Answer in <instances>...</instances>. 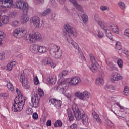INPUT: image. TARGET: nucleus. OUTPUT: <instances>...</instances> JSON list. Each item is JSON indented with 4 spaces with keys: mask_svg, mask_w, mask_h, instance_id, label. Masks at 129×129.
<instances>
[{
    "mask_svg": "<svg viewBox=\"0 0 129 129\" xmlns=\"http://www.w3.org/2000/svg\"><path fill=\"white\" fill-rule=\"evenodd\" d=\"M72 109L76 120L82 119V122L84 125L85 126H88V124H89V118H88V116L85 114L83 110H79L77 104L76 103L73 104Z\"/></svg>",
    "mask_w": 129,
    "mask_h": 129,
    "instance_id": "f257e3e1",
    "label": "nucleus"
},
{
    "mask_svg": "<svg viewBox=\"0 0 129 129\" xmlns=\"http://www.w3.org/2000/svg\"><path fill=\"white\" fill-rule=\"evenodd\" d=\"M114 106H117V107H119L120 109V111L115 110L114 112V114L116 115L117 117H118L120 120H124L125 117L129 116V109L120 105L119 102H114Z\"/></svg>",
    "mask_w": 129,
    "mask_h": 129,
    "instance_id": "f03ea898",
    "label": "nucleus"
},
{
    "mask_svg": "<svg viewBox=\"0 0 129 129\" xmlns=\"http://www.w3.org/2000/svg\"><path fill=\"white\" fill-rule=\"evenodd\" d=\"M6 6L7 8H17L19 10H22L23 13L25 14H28L29 11V5L28 3L20 0L17 1L14 4H13V0H11V3L7 2L6 3Z\"/></svg>",
    "mask_w": 129,
    "mask_h": 129,
    "instance_id": "7ed1b4c3",
    "label": "nucleus"
},
{
    "mask_svg": "<svg viewBox=\"0 0 129 129\" xmlns=\"http://www.w3.org/2000/svg\"><path fill=\"white\" fill-rule=\"evenodd\" d=\"M26 99L23 98H15L14 103L12 107V110L14 112H20L23 110L24 105L25 104Z\"/></svg>",
    "mask_w": 129,
    "mask_h": 129,
    "instance_id": "20e7f679",
    "label": "nucleus"
},
{
    "mask_svg": "<svg viewBox=\"0 0 129 129\" xmlns=\"http://www.w3.org/2000/svg\"><path fill=\"white\" fill-rule=\"evenodd\" d=\"M90 59L91 63L93 65L89 66V68L93 72V73H96L97 72V70L98 71H101V73H102L103 75L104 74V72L101 69V67H100L97 62H96V59H95V57L93 56V54L92 53L90 54Z\"/></svg>",
    "mask_w": 129,
    "mask_h": 129,
    "instance_id": "39448f33",
    "label": "nucleus"
},
{
    "mask_svg": "<svg viewBox=\"0 0 129 129\" xmlns=\"http://www.w3.org/2000/svg\"><path fill=\"white\" fill-rule=\"evenodd\" d=\"M12 34L17 39L27 38V29L21 27L17 28L13 31Z\"/></svg>",
    "mask_w": 129,
    "mask_h": 129,
    "instance_id": "423d86ee",
    "label": "nucleus"
},
{
    "mask_svg": "<svg viewBox=\"0 0 129 129\" xmlns=\"http://www.w3.org/2000/svg\"><path fill=\"white\" fill-rule=\"evenodd\" d=\"M27 71H28V70L22 71L19 77L20 82L22 83V86L25 89H29L30 88L28 78H27V76H26V72H27Z\"/></svg>",
    "mask_w": 129,
    "mask_h": 129,
    "instance_id": "0eeeda50",
    "label": "nucleus"
},
{
    "mask_svg": "<svg viewBox=\"0 0 129 129\" xmlns=\"http://www.w3.org/2000/svg\"><path fill=\"white\" fill-rule=\"evenodd\" d=\"M91 93L87 90L83 92L77 91L75 93V96L77 97L80 100L84 101L85 99H89L91 97Z\"/></svg>",
    "mask_w": 129,
    "mask_h": 129,
    "instance_id": "6e6552de",
    "label": "nucleus"
},
{
    "mask_svg": "<svg viewBox=\"0 0 129 129\" xmlns=\"http://www.w3.org/2000/svg\"><path fill=\"white\" fill-rule=\"evenodd\" d=\"M68 88L67 81H63L58 86L54 88V90H56L59 93H61V94H65V92L67 91Z\"/></svg>",
    "mask_w": 129,
    "mask_h": 129,
    "instance_id": "1a4fd4ad",
    "label": "nucleus"
},
{
    "mask_svg": "<svg viewBox=\"0 0 129 129\" xmlns=\"http://www.w3.org/2000/svg\"><path fill=\"white\" fill-rule=\"evenodd\" d=\"M29 39H26L27 43L29 44L33 43V41L32 40H34V41L42 40V36L41 35V34L39 33H30L29 34Z\"/></svg>",
    "mask_w": 129,
    "mask_h": 129,
    "instance_id": "9d476101",
    "label": "nucleus"
},
{
    "mask_svg": "<svg viewBox=\"0 0 129 129\" xmlns=\"http://www.w3.org/2000/svg\"><path fill=\"white\" fill-rule=\"evenodd\" d=\"M68 84L71 86H77L80 82H81V79L78 76H74L68 79Z\"/></svg>",
    "mask_w": 129,
    "mask_h": 129,
    "instance_id": "9b49d317",
    "label": "nucleus"
},
{
    "mask_svg": "<svg viewBox=\"0 0 129 129\" xmlns=\"http://www.w3.org/2000/svg\"><path fill=\"white\" fill-rule=\"evenodd\" d=\"M40 100V97L37 94L35 95L34 97L31 98V102L29 103L30 107H33L34 108H37L40 105V103L39 102Z\"/></svg>",
    "mask_w": 129,
    "mask_h": 129,
    "instance_id": "f8f14e48",
    "label": "nucleus"
},
{
    "mask_svg": "<svg viewBox=\"0 0 129 129\" xmlns=\"http://www.w3.org/2000/svg\"><path fill=\"white\" fill-rule=\"evenodd\" d=\"M30 23H32L35 28H39L42 27V24L40 23V18L37 16H33L30 19Z\"/></svg>",
    "mask_w": 129,
    "mask_h": 129,
    "instance_id": "ddd939ff",
    "label": "nucleus"
},
{
    "mask_svg": "<svg viewBox=\"0 0 129 129\" xmlns=\"http://www.w3.org/2000/svg\"><path fill=\"white\" fill-rule=\"evenodd\" d=\"M104 29L105 30H103L106 33V37L111 40V41H113V35H112L111 32H109V30H111V31H113V26L112 25H109L108 26H107L106 24V25L104 26Z\"/></svg>",
    "mask_w": 129,
    "mask_h": 129,
    "instance_id": "4468645a",
    "label": "nucleus"
},
{
    "mask_svg": "<svg viewBox=\"0 0 129 129\" xmlns=\"http://www.w3.org/2000/svg\"><path fill=\"white\" fill-rule=\"evenodd\" d=\"M41 64L43 66H50L51 68L56 67V63L53 62L51 59L46 57L41 61Z\"/></svg>",
    "mask_w": 129,
    "mask_h": 129,
    "instance_id": "2eb2a0df",
    "label": "nucleus"
},
{
    "mask_svg": "<svg viewBox=\"0 0 129 129\" xmlns=\"http://www.w3.org/2000/svg\"><path fill=\"white\" fill-rule=\"evenodd\" d=\"M94 20L97 22L98 25L103 30H105L104 29V26L106 25V24L104 21L100 20V17L99 15L97 13L95 14L94 15Z\"/></svg>",
    "mask_w": 129,
    "mask_h": 129,
    "instance_id": "dca6fc26",
    "label": "nucleus"
},
{
    "mask_svg": "<svg viewBox=\"0 0 129 129\" xmlns=\"http://www.w3.org/2000/svg\"><path fill=\"white\" fill-rule=\"evenodd\" d=\"M99 72L101 77H99L96 79V84L98 86H103V85L104 84V79H103L104 73V74H102L101 71H99Z\"/></svg>",
    "mask_w": 129,
    "mask_h": 129,
    "instance_id": "f3484780",
    "label": "nucleus"
},
{
    "mask_svg": "<svg viewBox=\"0 0 129 129\" xmlns=\"http://www.w3.org/2000/svg\"><path fill=\"white\" fill-rule=\"evenodd\" d=\"M69 1L70 2V3H71V4H72V5H73V6L75 7V8H76L77 10H78V11H79L82 13H84V10L83 9V7L78 4L76 0H69Z\"/></svg>",
    "mask_w": 129,
    "mask_h": 129,
    "instance_id": "a211bd4d",
    "label": "nucleus"
},
{
    "mask_svg": "<svg viewBox=\"0 0 129 129\" xmlns=\"http://www.w3.org/2000/svg\"><path fill=\"white\" fill-rule=\"evenodd\" d=\"M50 101L52 104H53L57 109H60V108H61V107L62 106V101L53 98L50 100Z\"/></svg>",
    "mask_w": 129,
    "mask_h": 129,
    "instance_id": "6ab92c4d",
    "label": "nucleus"
},
{
    "mask_svg": "<svg viewBox=\"0 0 129 129\" xmlns=\"http://www.w3.org/2000/svg\"><path fill=\"white\" fill-rule=\"evenodd\" d=\"M67 41L69 44H70L73 46V47L75 48L77 50H78L79 53H80V49H79V47H78V45L76 44L74 41L72 39V38L69 35H68V38L67 39Z\"/></svg>",
    "mask_w": 129,
    "mask_h": 129,
    "instance_id": "aec40b11",
    "label": "nucleus"
},
{
    "mask_svg": "<svg viewBox=\"0 0 129 129\" xmlns=\"http://www.w3.org/2000/svg\"><path fill=\"white\" fill-rule=\"evenodd\" d=\"M48 51V48L45 46H41L38 45V53L40 54H45Z\"/></svg>",
    "mask_w": 129,
    "mask_h": 129,
    "instance_id": "412c9836",
    "label": "nucleus"
},
{
    "mask_svg": "<svg viewBox=\"0 0 129 129\" xmlns=\"http://www.w3.org/2000/svg\"><path fill=\"white\" fill-rule=\"evenodd\" d=\"M38 46L39 45L36 44L31 45L29 48L30 52L34 54H37L38 53Z\"/></svg>",
    "mask_w": 129,
    "mask_h": 129,
    "instance_id": "4be33fe9",
    "label": "nucleus"
},
{
    "mask_svg": "<svg viewBox=\"0 0 129 129\" xmlns=\"http://www.w3.org/2000/svg\"><path fill=\"white\" fill-rule=\"evenodd\" d=\"M27 14V13H23V15L21 16L20 21L22 24H25V23H27L28 21H29V18Z\"/></svg>",
    "mask_w": 129,
    "mask_h": 129,
    "instance_id": "5701e85b",
    "label": "nucleus"
},
{
    "mask_svg": "<svg viewBox=\"0 0 129 129\" xmlns=\"http://www.w3.org/2000/svg\"><path fill=\"white\" fill-rule=\"evenodd\" d=\"M64 29L66 32H67L68 34H70V33H72L73 28L71 27L70 23H66L64 25Z\"/></svg>",
    "mask_w": 129,
    "mask_h": 129,
    "instance_id": "b1692460",
    "label": "nucleus"
},
{
    "mask_svg": "<svg viewBox=\"0 0 129 129\" xmlns=\"http://www.w3.org/2000/svg\"><path fill=\"white\" fill-rule=\"evenodd\" d=\"M7 4H3V2H0V17L3 13H5L7 11Z\"/></svg>",
    "mask_w": 129,
    "mask_h": 129,
    "instance_id": "393cba45",
    "label": "nucleus"
},
{
    "mask_svg": "<svg viewBox=\"0 0 129 129\" xmlns=\"http://www.w3.org/2000/svg\"><path fill=\"white\" fill-rule=\"evenodd\" d=\"M123 77L121 76V75H120V74H119L117 72L116 73H114V75H113V80L115 81H118L119 80H121V79H122Z\"/></svg>",
    "mask_w": 129,
    "mask_h": 129,
    "instance_id": "a878e982",
    "label": "nucleus"
},
{
    "mask_svg": "<svg viewBox=\"0 0 129 129\" xmlns=\"http://www.w3.org/2000/svg\"><path fill=\"white\" fill-rule=\"evenodd\" d=\"M16 64H17V62H16L15 61H11L8 63L7 65V70L8 71H11V70L13 69V67H14L15 65H16Z\"/></svg>",
    "mask_w": 129,
    "mask_h": 129,
    "instance_id": "bb28decb",
    "label": "nucleus"
},
{
    "mask_svg": "<svg viewBox=\"0 0 129 129\" xmlns=\"http://www.w3.org/2000/svg\"><path fill=\"white\" fill-rule=\"evenodd\" d=\"M1 20L3 24H7L9 23V17L6 15H4L1 17Z\"/></svg>",
    "mask_w": 129,
    "mask_h": 129,
    "instance_id": "cd10ccee",
    "label": "nucleus"
},
{
    "mask_svg": "<svg viewBox=\"0 0 129 129\" xmlns=\"http://www.w3.org/2000/svg\"><path fill=\"white\" fill-rule=\"evenodd\" d=\"M96 32L97 37L98 39H102V38L104 37V34L103 33V32L101 31V30L97 29Z\"/></svg>",
    "mask_w": 129,
    "mask_h": 129,
    "instance_id": "c85d7f7f",
    "label": "nucleus"
},
{
    "mask_svg": "<svg viewBox=\"0 0 129 129\" xmlns=\"http://www.w3.org/2000/svg\"><path fill=\"white\" fill-rule=\"evenodd\" d=\"M16 92L17 93L18 96H17L15 98H17V99H20V98H23L24 99H26V98L23 96V93L19 89H16Z\"/></svg>",
    "mask_w": 129,
    "mask_h": 129,
    "instance_id": "c756f323",
    "label": "nucleus"
},
{
    "mask_svg": "<svg viewBox=\"0 0 129 129\" xmlns=\"http://www.w3.org/2000/svg\"><path fill=\"white\" fill-rule=\"evenodd\" d=\"M7 82V87L8 89H9L10 91H11V92H13V91L15 90V89H14V86H13V84L11 83V82H10V80H8Z\"/></svg>",
    "mask_w": 129,
    "mask_h": 129,
    "instance_id": "7c9ffc66",
    "label": "nucleus"
},
{
    "mask_svg": "<svg viewBox=\"0 0 129 129\" xmlns=\"http://www.w3.org/2000/svg\"><path fill=\"white\" fill-rule=\"evenodd\" d=\"M48 81L50 84H55L56 83V78H55V76H50L48 78Z\"/></svg>",
    "mask_w": 129,
    "mask_h": 129,
    "instance_id": "2f4dec72",
    "label": "nucleus"
},
{
    "mask_svg": "<svg viewBox=\"0 0 129 129\" xmlns=\"http://www.w3.org/2000/svg\"><path fill=\"white\" fill-rule=\"evenodd\" d=\"M51 13V9L49 8L46 9L45 10H44L43 12H42L40 15L42 16V17H46V16L49 15Z\"/></svg>",
    "mask_w": 129,
    "mask_h": 129,
    "instance_id": "473e14b6",
    "label": "nucleus"
},
{
    "mask_svg": "<svg viewBox=\"0 0 129 129\" xmlns=\"http://www.w3.org/2000/svg\"><path fill=\"white\" fill-rule=\"evenodd\" d=\"M105 89L107 91H110L111 92H113V85H107L105 87Z\"/></svg>",
    "mask_w": 129,
    "mask_h": 129,
    "instance_id": "72a5a7b5",
    "label": "nucleus"
},
{
    "mask_svg": "<svg viewBox=\"0 0 129 129\" xmlns=\"http://www.w3.org/2000/svg\"><path fill=\"white\" fill-rule=\"evenodd\" d=\"M52 46L53 47V48H52V51L54 54L55 53L60 52V46L55 44H53Z\"/></svg>",
    "mask_w": 129,
    "mask_h": 129,
    "instance_id": "f704fd0d",
    "label": "nucleus"
},
{
    "mask_svg": "<svg viewBox=\"0 0 129 129\" xmlns=\"http://www.w3.org/2000/svg\"><path fill=\"white\" fill-rule=\"evenodd\" d=\"M120 31L119 30V28H118V26L116 24H114L113 26V33H115V34H117L118 35L119 34Z\"/></svg>",
    "mask_w": 129,
    "mask_h": 129,
    "instance_id": "c9c22d12",
    "label": "nucleus"
},
{
    "mask_svg": "<svg viewBox=\"0 0 129 129\" xmlns=\"http://www.w3.org/2000/svg\"><path fill=\"white\" fill-rule=\"evenodd\" d=\"M68 116L69 117V121H72L74 119V116L70 110L67 111Z\"/></svg>",
    "mask_w": 129,
    "mask_h": 129,
    "instance_id": "e433bc0d",
    "label": "nucleus"
},
{
    "mask_svg": "<svg viewBox=\"0 0 129 129\" xmlns=\"http://www.w3.org/2000/svg\"><path fill=\"white\" fill-rule=\"evenodd\" d=\"M67 74H68V72L67 71H62V72L59 74L58 77L59 78H60V79H62V78H63V77H64V76H66Z\"/></svg>",
    "mask_w": 129,
    "mask_h": 129,
    "instance_id": "4c0bfd02",
    "label": "nucleus"
},
{
    "mask_svg": "<svg viewBox=\"0 0 129 129\" xmlns=\"http://www.w3.org/2000/svg\"><path fill=\"white\" fill-rule=\"evenodd\" d=\"M63 125V123H62V121L60 120H57L55 123H54V126L55 127H62Z\"/></svg>",
    "mask_w": 129,
    "mask_h": 129,
    "instance_id": "58836bf2",
    "label": "nucleus"
},
{
    "mask_svg": "<svg viewBox=\"0 0 129 129\" xmlns=\"http://www.w3.org/2000/svg\"><path fill=\"white\" fill-rule=\"evenodd\" d=\"M107 65H108V66L107 67V69L109 71H112V70H113V64H112V63L109 62V61H107Z\"/></svg>",
    "mask_w": 129,
    "mask_h": 129,
    "instance_id": "ea45409f",
    "label": "nucleus"
},
{
    "mask_svg": "<svg viewBox=\"0 0 129 129\" xmlns=\"http://www.w3.org/2000/svg\"><path fill=\"white\" fill-rule=\"evenodd\" d=\"M62 51H59L58 52H55L54 53V57L56 59H60L61 57H62Z\"/></svg>",
    "mask_w": 129,
    "mask_h": 129,
    "instance_id": "a19ab883",
    "label": "nucleus"
},
{
    "mask_svg": "<svg viewBox=\"0 0 129 129\" xmlns=\"http://www.w3.org/2000/svg\"><path fill=\"white\" fill-rule=\"evenodd\" d=\"M81 18L82 19L83 23H86V22L88 21V16H87V15L85 14H83L81 16Z\"/></svg>",
    "mask_w": 129,
    "mask_h": 129,
    "instance_id": "79ce46f5",
    "label": "nucleus"
},
{
    "mask_svg": "<svg viewBox=\"0 0 129 129\" xmlns=\"http://www.w3.org/2000/svg\"><path fill=\"white\" fill-rule=\"evenodd\" d=\"M38 94L39 95L40 97H43L44 96L45 93H44V91L41 88L38 89Z\"/></svg>",
    "mask_w": 129,
    "mask_h": 129,
    "instance_id": "37998d69",
    "label": "nucleus"
},
{
    "mask_svg": "<svg viewBox=\"0 0 129 129\" xmlns=\"http://www.w3.org/2000/svg\"><path fill=\"white\" fill-rule=\"evenodd\" d=\"M123 93L125 95H129V87L125 86L124 88Z\"/></svg>",
    "mask_w": 129,
    "mask_h": 129,
    "instance_id": "c03bdc74",
    "label": "nucleus"
},
{
    "mask_svg": "<svg viewBox=\"0 0 129 129\" xmlns=\"http://www.w3.org/2000/svg\"><path fill=\"white\" fill-rule=\"evenodd\" d=\"M117 64L119 68H122L123 67V60L121 59H118L117 60Z\"/></svg>",
    "mask_w": 129,
    "mask_h": 129,
    "instance_id": "a18cd8bd",
    "label": "nucleus"
},
{
    "mask_svg": "<svg viewBox=\"0 0 129 129\" xmlns=\"http://www.w3.org/2000/svg\"><path fill=\"white\" fill-rule=\"evenodd\" d=\"M26 112L27 114H28V115H31L33 114V109L31 108H28L26 109Z\"/></svg>",
    "mask_w": 129,
    "mask_h": 129,
    "instance_id": "49530a36",
    "label": "nucleus"
},
{
    "mask_svg": "<svg viewBox=\"0 0 129 129\" xmlns=\"http://www.w3.org/2000/svg\"><path fill=\"white\" fill-rule=\"evenodd\" d=\"M118 5L119 8H120V9H122V10H124V9H125V4H124V3L122 2H119L118 3Z\"/></svg>",
    "mask_w": 129,
    "mask_h": 129,
    "instance_id": "de8ad7c7",
    "label": "nucleus"
},
{
    "mask_svg": "<svg viewBox=\"0 0 129 129\" xmlns=\"http://www.w3.org/2000/svg\"><path fill=\"white\" fill-rule=\"evenodd\" d=\"M100 10L102 11V12H104L105 11H107L108 10V7L104 5H101L100 7Z\"/></svg>",
    "mask_w": 129,
    "mask_h": 129,
    "instance_id": "09e8293b",
    "label": "nucleus"
},
{
    "mask_svg": "<svg viewBox=\"0 0 129 129\" xmlns=\"http://www.w3.org/2000/svg\"><path fill=\"white\" fill-rule=\"evenodd\" d=\"M32 118L34 120H38L39 119V115L37 112H35L33 114Z\"/></svg>",
    "mask_w": 129,
    "mask_h": 129,
    "instance_id": "8fccbe9b",
    "label": "nucleus"
},
{
    "mask_svg": "<svg viewBox=\"0 0 129 129\" xmlns=\"http://www.w3.org/2000/svg\"><path fill=\"white\" fill-rule=\"evenodd\" d=\"M122 46H121V43L119 41H116L115 44V48L118 50L120 49Z\"/></svg>",
    "mask_w": 129,
    "mask_h": 129,
    "instance_id": "3c124183",
    "label": "nucleus"
},
{
    "mask_svg": "<svg viewBox=\"0 0 129 129\" xmlns=\"http://www.w3.org/2000/svg\"><path fill=\"white\" fill-rule=\"evenodd\" d=\"M19 24H20V21L18 20H15L12 22L13 27H18L19 26Z\"/></svg>",
    "mask_w": 129,
    "mask_h": 129,
    "instance_id": "603ef678",
    "label": "nucleus"
},
{
    "mask_svg": "<svg viewBox=\"0 0 129 129\" xmlns=\"http://www.w3.org/2000/svg\"><path fill=\"white\" fill-rule=\"evenodd\" d=\"M33 81L35 85H38L39 84V79H38V77H34Z\"/></svg>",
    "mask_w": 129,
    "mask_h": 129,
    "instance_id": "864d4df0",
    "label": "nucleus"
},
{
    "mask_svg": "<svg viewBox=\"0 0 129 129\" xmlns=\"http://www.w3.org/2000/svg\"><path fill=\"white\" fill-rule=\"evenodd\" d=\"M0 96L1 97H3V98H4V99H6V98H7V97H8L9 96V94H8L7 93H2L0 94Z\"/></svg>",
    "mask_w": 129,
    "mask_h": 129,
    "instance_id": "5fc2aeb1",
    "label": "nucleus"
},
{
    "mask_svg": "<svg viewBox=\"0 0 129 129\" xmlns=\"http://www.w3.org/2000/svg\"><path fill=\"white\" fill-rule=\"evenodd\" d=\"M124 34L125 36L129 38V28H127L125 30Z\"/></svg>",
    "mask_w": 129,
    "mask_h": 129,
    "instance_id": "6e6d98bb",
    "label": "nucleus"
},
{
    "mask_svg": "<svg viewBox=\"0 0 129 129\" xmlns=\"http://www.w3.org/2000/svg\"><path fill=\"white\" fill-rule=\"evenodd\" d=\"M94 118H95L98 122H100V118H99V116L97 114L94 115Z\"/></svg>",
    "mask_w": 129,
    "mask_h": 129,
    "instance_id": "4d7b16f0",
    "label": "nucleus"
},
{
    "mask_svg": "<svg viewBox=\"0 0 129 129\" xmlns=\"http://www.w3.org/2000/svg\"><path fill=\"white\" fill-rule=\"evenodd\" d=\"M12 3V0H0V3H3V4H7V3Z\"/></svg>",
    "mask_w": 129,
    "mask_h": 129,
    "instance_id": "13d9d810",
    "label": "nucleus"
},
{
    "mask_svg": "<svg viewBox=\"0 0 129 129\" xmlns=\"http://www.w3.org/2000/svg\"><path fill=\"white\" fill-rule=\"evenodd\" d=\"M5 59V53L4 52L0 53V61H3Z\"/></svg>",
    "mask_w": 129,
    "mask_h": 129,
    "instance_id": "bf43d9fd",
    "label": "nucleus"
},
{
    "mask_svg": "<svg viewBox=\"0 0 129 129\" xmlns=\"http://www.w3.org/2000/svg\"><path fill=\"white\" fill-rule=\"evenodd\" d=\"M107 106H108V109L110 110V111H113V110H112V104H111L110 103H108Z\"/></svg>",
    "mask_w": 129,
    "mask_h": 129,
    "instance_id": "052dcab7",
    "label": "nucleus"
},
{
    "mask_svg": "<svg viewBox=\"0 0 129 129\" xmlns=\"http://www.w3.org/2000/svg\"><path fill=\"white\" fill-rule=\"evenodd\" d=\"M49 4L52 6H56V1L55 0H50Z\"/></svg>",
    "mask_w": 129,
    "mask_h": 129,
    "instance_id": "680f3d73",
    "label": "nucleus"
},
{
    "mask_svg": "<svg viewBox=\"0 0 129 129\" xmlns=\"http://www.w3.org/2000/svg\"><path fill=\"white\" fill-rule=\"evenodd\" d=\"M109 82L113 83V75H112L109 77Z\"/></svg>",
    "mask_w": 129,
    "mask_h": 129,
    "instance_id": "e2e57ef3",
    "label": "nucleus"
},
{
    "mask_svg": "<svg viewBox=\"0 0 129 129\" xmlns=\"http://www.w3.org/2000/svg\"><path fill=\"white\" fill-rule=\"evenodd\" d=\"M71 129H77V124H73L70 126Z\"/></svg>",
    "mask_w": 129,
    "mask_h": 129,
    "instance_id": "0e129e2a",
    "label": "nucleus"
},
{
    "mask_svg": "<svg viewBox=\"0 0 129 129\" xmlns=\"http://www.w3.org/2000/svg\"><path fill=\"white\" fill-rule=\"evenodd\" d=\"M124 53L125 55H126V57H127V56H129V54H128L129 50H128V49H125L124 50Z\"/></svg>",
    "mask_w": 129,
    "mask_h": 129,
    "instance_id": "69168bd1",
    "label": "nucleus"
},
{
    "mask_svg": "<svg viewBox=\"0 0 129 129\" xmlns=\"http://www.w3.org/2000/svg\"><path fill=\"white\" fill-rule=\"evenodd\" d=\"M47 126H51L52 125V121L50 120H48L46 122Z\"/></svg>",
    "mask_w": 129,
    "mask_h": 129,
    "instance_id": "338daca9",
    "label": "nucleus"
},
{
    "mask_svg": "<svg viewBox=\"0 0 129 129\" xmlns=\"http://www.w3.org/2000/svg\"><path fill=\"white\" fill-rule=\"evenodd\" d=\"M70 34L73 35V36L75 37H77V32L76 31H73V30H72V33H70Z\"/></svg>",
    "mask_w": 129,
    "mask_h": 129,
    "instance_id": "774afa93",
    "label": "nucleus"
}]
</instances>
